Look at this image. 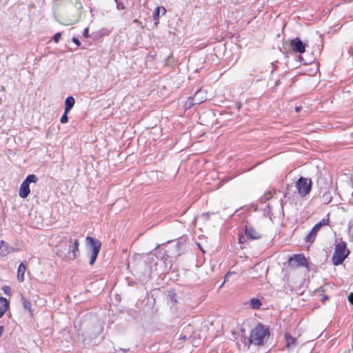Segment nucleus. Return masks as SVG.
<instances>
[{
	"label": "nucleus",
	"instance_id": "obj_28",
	"mask_svg": "<svg viewBox=\"0 0 353 353\" xmlns=\"http://www.w3.org/2000/svg\"><path fill=\"white\" fill-rule=\"evenodd\" d=\"M348 301L353 305V293H351L348 296Z\"/></svg>",
	"mask_w": 353,
	"mask_h": 353
},
{
	"label": "nucleus",
	"instance_id": "obj_23",
	"mask_svg": "<svg viewBox=\"0 0 353 353\" xmlns=\"http://www.w3.org/2000/svg\"><path fill=\"white\" fill-rule=\"evenodd\" d=\"M61 33L59 32H57L54 35V37H53V39L55 43H58L59 41V39L61 38Z\"/></svg>",
	"mask_w": 353,
	"mask_h": 353
},
{
	"label": "nucleus",
	"instance_id": "obj_14",
	"mask_svg": "<svg viewBox=\"0 0 353 353\" xmlns=\"http://www.w3.org/2000/svg\"><path fill=\"white\" fill-rule=\"evenodd\" d=\"M79 248V241L75 239L73 242L72 246L71 245L70 255L68 256V259L74 260L77 258V252Z\"/></svg>",
	"mask_w": 353,
	"mask_h": 353
},
{
	"label": "nucleus",
	"instance_id": "obj_22",
	"mask_svg": "<svg viewBox=\"0 0 353 353\" xmlns=\"http://www.w3.org/2000/svg\"><path fill=\"white\" fill-rule=\"evenodd\" d=\"M2 290H3V293L6 294V295H8V296L11 295L10 288L9 286H8V285L3 286Z\"/></svg>",
	"mask_w": 353,
	"mask_h": 353
},
{
	"label": "nucleus",
	"instance_id": "obj_31",
	"mask_svg": "<svg viewBox=\"0 0 353 353\" xmlns=\"http://www.w3.org/2000/svg\"><path fill=\"white\" fill-rule=\"evenodd\" d=\"M295 110L297 112H299L301 110V107H296Z\"/></svg>",
	"mask_w": 353,
	"mask_h": 353
},
{
	"label": "nucleus",
	"instance_id": "obj_21",
	"mask_svg": "<svg viewBox=\"0 0 353 353\" xmlns=\"http://www.w3.org/2000/svg\"><path fill=\"white\" fill-rule=\"evenodd\" d=\"M114 1L116 3V6H117V10H120L125 9V6L121 1H120L119 0H114Z\"/></svg>",
	"mask_w": 353,
	"mask_h": 353
},
{
	"label": "nucleus",
	"instance_id": "obj_10",
	"mask_svg": "<svg viewBox=\"0 0 353 353\" xmlns=\"http://www.w3.org/2000/svg\"><path fill=\"white\" fill-rule=\"evenodd\" d=\"M290 261H296L299 265L305 266L307 265V259L303 254H294L290 259Z\"/></svg>",
	"mask_w": 353,
	"mask_h": 353
},
{
	"label": "nucleus",
	"instance_id": "obj_19",
	"mask_svg": "<svg viewBox=\"0 0 353 353\" xmlns=\"http://www.w3.org/2000/svg\"><path fill=\"white\" fill-rule=\"evenodd\" d=\"M22 302L23 307L30 312V316H32V305L30 302L24 297H22Z\"/></svg>",
	"mask_w": 353,
	"mask_h": 353
},
{
	"label": "nucleus",
	"instance_id": "obj_27",
	"mask_svg": "<svg viewBox=\"0 0 353 353\" xmlns=\"http://www.w3.org/2000/svg\"><path fill=\"white\" fill-rule=\"evenodd\" d=\"M72 41L78 46L81 44L80 41L76 37L72 38Z\"/></svg>",
	"mask_w": 353,
	"mask_h": 353
},
{
	"label": "nucleus",
	"instance_id": "obj_3",
	"mask_svg": "<svg viewBox=\"0 0 353 353\" xmlns=\"http://www.w3.org/2000/svg\"><path fill=\"white\" fill-rule=\"evenodd\" d=\"M37 180L35 174L28 175L19 187V196L22 199L26 198L30 192V184L37 183Z\"/></svg>",
	"mask_w": 353,
	"mask_h": 353
},
{
	"label": "nucleus",
	"instance_id": "obj_29",
	"mask_svg": "<svg viewBox=\"0 0 353 353\" xmlns=\"http://www.w3.org/2000/svg\"><path fill=\"white\" fill-rule=\"evenodd\" d=\"M179 339L183 341H185L187 339V336L185 335H181Z\"/></svg>",
	"mask_w": 353,
	"mask_h": 353
},
{
	"label": "nucleus",
	"instance_id": "obj_1",
	"mask_svg": "<svg viewBox=\"0 0 353 353\" xmlns=\"http://www.w3.org/2000/svg\"><path fill=\"white\" fill-rule=\"evenodd\" d=\"M269 334V330L263 325L259 324L251 331L250 343L256 346L262 345Z\"/></svg>",
	"mask_w": 353,
	"mask_h": 353
},
{
	"label": "nucleus",
	"instance_id": "obj_5",
	"mask_svg": "<svg viewBox=\"0 0 353 353\" xmlns=\"http://www.w3.org/2000/svg\"><path fill=\"white\" fill-rule=\"evenodd\" d=\"M72 240L71 238H64L57 245V254L62 258L68 259L70 255L71 243Z\"/></svg>",
	"mask_w": 353,
	"mask_h": 353
},
{
	"label": "nucleus",
	"instance_id": "obj_16",
	"mask_svg": "<svg viewBox=\"0 0 353 353\" xmlns=\"http://www.w3.org/2000/svg\"><path fill=\"white\" fill-rule=\"evenodd\" d=\"M162 11V15L165 14L166 12V10L163 6H157L155 8L154 13L153 14L154 20L156 21L155 24L157 25L159 23V17L160 15V11Z\"/></svg>",
	"mask_w": 353,
	"mask_h": 353
},
{
	"label": "nucleus",
	"instance_id": "obj_24",
	"mask_svg": "<svg viewBox=\"0 0 353 353\" xmlns=\"http://www.w3.org/2000/svg\"><path fill=\"white\" fill-rule=\"evenodd\" d=\"M170 296L171 298V300L174 304H176L177 303V301L176 299V295L173 292L170 293Z\"/></svg>",
	"mask_w": 353,
	"mask_h": 353
},
{
	"label": "nucleus",
	"instance_id": "obj_11",
	"mask_svg": "<svg viewBox=\"0 0 353 353\" xmlns=\"http://www.w3.org/2000/svg\"><path fill=\"white\" fill-rule=\"evenodd\" d=\"M26 270V265L23 264V263H21L18 267L17 275V280L20 283H22L24 281V275H25Z\"/></svg>",
	"mask_w": 353,
	"mask_h": 353
},
{
	"label": "nucleus",
	"instance_id": "obj_2",
	"mask_svg": "<svg viewBox=\"0 0 353 353\" xmlns=\"http://www.w3.org/2000/svg\"><path fill=\"white\" fill-rule=\"evenodd\" d=\"M350 252L346 248V244L343 241L338 243L335 246V250L332 256V262L334 265H341L347 258Z\"/></svg>",
	"mask_w": 353,
	"mask_h": 353
},
{
	"label": "nucleus",
	"instance_id": "obj_17",
	"mask_svg": "<svg viewBox=\"0 0 353 353\" xmlns=\"http://www.w3.org/2000/svg\"><path fill=\"white\" fill-rule=\"evenodd\" d=\"M75 103V100L73 97H68L65 101V110L66 112H69L70 110L73 108Z\"/></svg>",
	"mask_w": 353,
	"mask_h": 353
},
{
	"label": "nucleus",
	"instance_id": "obj_25",
	"mask_svg": "<svg viewBox=\"0 0 353 353\" xmlns=\"http://www.w3.org/2000/svg\"><path fill=\"white\" fill-rule=\"evenodd\" d=\"M230 274H231V272H228V273L226 274V275L225 276V278H224V281H223V283L221 285L220 288H221L224 285V283L228 279V278L230 276Z\"/></svg>",
	"mask_w": 353,
	"mask_h": 353
},
{
	"label": "nucleus",
	"instance_id": "obj_18",
	"mask_svg": "<svg viewBox=\"0 0 353 353\" xmlns=\"http://www.w3.org/2000/svg\"><path fill=\"white\" fill-rule=\"evenodd\" d=\"M250 305L252 309L256 310V309H259L261 306L262 303H261V301H260V299H256V298H253L250 301Z\"/></svg>",
	"mask_w": 353,
	"mask_h": 353
},
{
	"label": "nucleus",
	"instance_id": "obj_32",
	"mask_svg": "<svg viewBox=\"0 0 353 353\" xmlns=\"http://www.w3.org/2000/svg\"><path fill=\"white\" fill-rule=\"evenodd\" d=\"M138 21L137 19L134 20V23H137Z\"/></svg>",
	"mask_w": 353,
	"mask_h": 353
},
{
	"label": "nucleus",
	"instance_id": "obj_13",
	"mask_svg": "<svg viewBox=\"0 0 353 353\" xmlns=\"http://www.w3.org/2000/svg\"><path fill=\"white\" fill-rule=\"evenodd\" d=\"M13 248L9 247L3 241H0V256H6Z\"/></svg>",
	"mask_w": 353,
	"mask_h": 353
},
{
	"label": "nucleus",
	"instance_id": "obj_7",
	"mask_svg": "<svg viewBox=\"0 0 353 353\" xmlns=\"http://www.w3.org/2000/svg\"><path fill=\"white\" fill-rule=\"evenodd\" d=\"M329 224V214L326 217L323 218L321 221L316 223L310 232L305 237V241L307 242H313L316 238L317 232L319 231L323 225Z\"/></svg>",
	"mask_w": 353,
	"mask_h": 353
},
{
	"label": "nucleus",
	"instance_id": "obj_15",
	"mask_svg": "<svg viewBox=\"0 0 353 353\" xmlns=\"http://www.w3.org/2000/svg\"><path fill=\"white\" fill-rule=\"evenodd\" d=\"M8 306V301L6 298L0 297V318L3 316Z\"/></svg>",
	"mask_w": 353,
	"mask_h": 353
},
{
	"label": "nucleus",
	"instance_id": "obj_20",
	"mask_svg": "<svg viewBox=\"0 0 353 353\" xmlns=\"http://www.w3.org/2000/svg\"><path fill=\"white\" fill-rule=\"evenodd\" d=\"M68 112H66L65 110H64V113L62 115V117H61V119H60V121L61 123H68Z\"/></svg>",
	"mask_w": 353,
	"mask_h": 353
},
{
	"label": "nucleus",
	"instance_id": "obj_4",
	"mask_svg": "<svg viewBox=\"0 0 353 353\" xmlns=\"http://www.w3.org/2000/svg\"><path fill=\"white\" fill-rule=\"evenodd\" d=\"M85 241L87 244L91 246L92 254L90 256V264L92 265L94 263L100 252L101 243L99 240L94 239L91 236H87Z\"/></svg>",
	"mask_w": 353,
	"mask_h": 353
},
{
	"label": "nucleus",
	"instance_id": "obj_12",
	"mask_svg": "<svg viewBox=\"0 0 353 353\" xmlns=\"http://www.w3.org/2000/svg\"><path fill=\"white\" fill-rule=\"evenodd\" d=\"M285 341H286V347L288 349H291L297 345L296 338L292 336L290 334L286 333L285 334Z\"/></svg>",
	"mask_w": 353,
	"mask_h": 353
},
{
	"label": "nucleus",
	"instance_id": "obj_8",
	"mask_svg": "<svg viewBox=\"0 0 353 353\" xmlns=\"http://www.w3.org/2000/svg\"><path fill=\"white\" fill-rule=\"evenodd\" d=\"M290 46L293 51L299 53H303L305 50V46L299 38H294L290 41Z\"/></svg>",
	"mask_w": 353,
	"mask_h": 353
},
{
	"label": "nucleus",
	"instance_id": "obj_6",
	"mask_svg": "<svg viewBox=\"0 0 353 353\" xmlns=\"http://www.w3.org/2000/svg\"><path fill=\"white\" fill-rule=\"evenodd\" d=\"M312 181L310 179L301 177L296 183V187L299 194L307 195L311 190Z\"/></svg>",
	"mask_w": 353,
	"mask_h": 353
},
{
	"label": "nucleus",
	"instance_id": "obj_30",
	"mask_svg": "<svg viewBox=\"0 0 353 353\" xmlns=\"http://www.w3.org/2000/svg\"><path fill=\"white\" fill-rule=\"evenodd\" d=\"M3 332V327L0 326V336L2 335Z\"/></svg>",
	"mask_w": 353,
	"mask_h": 353
},
{
	"label": "nucleus",
	"instance_id": "obj_9",
	"mask_svg": "<svg viewBox=\"0 0 353 353\" xmlns=\"http://www.w3.org/2000/svg\"><path fill=\"white\" fill-rule=\"evenodd\" d=\"M245 234L248 237L253 240L260 239L261 236L260 232L251 226L246 227Z\"/></svg>",
	"mask_w": 353,
	"mask_h": 353
},
{
	"label": "nucleus",
	"instance_id": "obj_26",
	"mask_svg": "<svg viewBox=\"0 0 353 353\" xmlns=\"http://www.w3.org/2000/svg\"><path fill=\"white\" fill-rule=\"evenodd\" d=\"M83 37H85V38H88L89 37V34H88V28H86L84 29L83 32Z\"/></svg>",
	"mask_w": 353,
	"mask_h": 353
}]
</instances>
